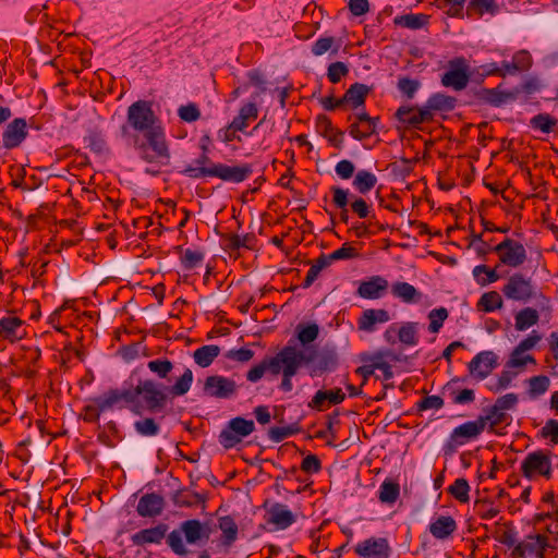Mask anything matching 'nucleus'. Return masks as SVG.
<instances>
[{
	"instance_id": "obj_1",
	"label": "nucleus",
	"mask_w": 558,
	"mask_h": 558,
	"mask_svg": "<svg viewBox=\"0 0 558 558\" xmlns=\"http://www.w3.org/2000/svg\"><path fill=\"white\" fill-rule=\"evenodd\" d=\"M193 383V373L186 368L172 386H167L153 378L141 376L140 368L131 372L121 388L109 389L95 400L98 409L95 415L100 412L117 409H128L137 416L144 414H157L162 412L169 397H181L189 392Z\"/></svg>"
},
{
	"instance_id": "obj_2",
	"label": "nucleus",
	"mask_w": 558,
	"mask_h": 558,
	"mask_svg": "<svg viewBox=\"0 0 558 558\" xmlns=\"http://www.w3.org/2000/svg\"><path fill=\"white\" fill-rule=\"evenodd\" d=\"M120 136L145 162L169 163L171 154L166 132L150 101L137 100L129 106Z\"/></svg>"
},
{
	"instance_id": "obj_3",
	"label": "nucleus",
	"mask_w": 558,
	"mask_h": 558,
	"mask_svg": "<svg viewBox=\"0 0 558 558\" xmlns=\"http://www.w3.org/2000/svg\"><path fill=\"white\" fill-rule=\"evenodd\" d=\"M311 361L310 352L307 350H299L298 345L290 339L274 356L264 359L259 364L254 365L247 372L246 379L251 383H257L263 378L266 371H269L272 375L281 374L279 389L288 393L293 390L292 378L298 375L302 364Z\"/></svg>"
},
{
	"instance_id": "obj_4",
	"label": "nucleus",
	"mask_w": 558,
	"mask_h": 558,
	"mask_svg": "<svg viewBox=\"0 0 558 558\" xmlns=\"http://www.w3.org/2000/svg\"><path fill=\"white\" fill-rule=\"evenodd\" d=\"M501 292L509 301L525 304L532 300H539L542 308H549V299L537 290L531 277L522 272H514L509 276L501 288Z\"/></svg>"
},
{
	"instance_id": "obj_5",
	"label": "nucleus",
	"mask_w": 558,
	"mask_h": 558,
	"mask_svg": "<svg viewBox=\"0 0 558 558\" xmlns=\"http://www.w3.org/2000/svg\"><path fill=\"white\" fill-rule=\"evenodd\" d=\"M520 469L522 475L530 481L538 476L549 478L553 472L550 453L543 450L529 452L521 462Z\"/></svg>"
},
{
	"instance_id": "obj_6",
	"label": "nucleus",
	"mask_w": 558,
	"mask_h": 558,
	"mask_svg": "<svg viewBox=\"0 0 558 558\" xmlns=\"http://www.w3.org/2000/svg\"><path fill=\"white\" fill-rule=\"evenodd\" d=\"M254 429L255 424L252 420L236 416L230 420L228 425L220 432L219 442L226 449L233 448L240 444L243 438L251 435Z\"/></svg>"
},
{
	"instance_id": "obj_7",
	"label": "nucleus",
	"mask_w": 558,
	"mask_h": 558,
	"mask_svg": "<svg viewBox=\"0 0 558 558\" xmlns=\"http://www.w3.org/2000/svg\"><path fill=\"white\" fill-rule=\"evenodd\" d=\"M493 251L498 255L500 264L511 268L521 267L527 259L524 245L510 238H506L496 246H493Z\"/></svg>"
},
{
	"instance_id": "obj_8",
	"label": "nucleus",
	"mask_w": 558,
	"mask_h": 558,
	"mask_svg": "<svg viewBox=\"0 0 558 558\" xmlns=\"http://www.w3.org/2000/svg\"><path fill=\"white\" fill-rule=\"evenodd\" d=\"M470 81V66L465 58L457 57L448 62V70L441 76V84L454 90L464 89Z\"/></svg>"
},
{
	"instance_id": "obj_9",
	"label": "nucleus",
	"mask_w": 558,
	"mask_h": 558,
	"mask_svg": "<svg viewBox=\"0 0 558 558\" xmlns=\"http://www.w3.org/2000/svg\"><path fill=\"white\" fill-rule=\"evenodd\" d=\"M299 350H307L311 354L312 361L308 363L304 362L302 367H308L312 377L319 376L325 372L335 371L338 365V355L335 350L318 352L316 347L299 348Z\"/></svg>"
},
{
	"instance_id": "obj_10",
	"label": "nucleus",
	"mask_w": 558,
	"mask_h": 558,
	"mask_svg": "<svg viewBox=\"0 0 558 558\" xmlns=\"http://www.w3.org/2000/svg\"><path fill=\"white\" fill-rule=\"evenodd\" d=\"M549 546L548 538L544 534H530L519 542L511 551L512 558L535 557L544 558L545 550Z\"/></svg>"
},
{
	"instance_id": "obj_11",
	"label": "nucleus",
	"mask_w": 558,
	"mask_h": 558,
	"mask_svg": "<svg viewBox=\"0 0 558 558\" xmlns=\"http://www.w3.org/2000/svg\"><path fill=\"white\" fill-rule=\"evenodd\" d=\"M238 386L231 378L211 375L205 379L203 391L206 396L218 399H229L236 393Z\"/></svg>"
},
{
	"instance_id": "obj_12",
	"label": "nucleus",
	"mask_w": 558,
	"mask_h": 558,
	"mask_svg": "<svg viewBox=\"0 0 558 558\" xmlns=\"http://www.w3.org/2000/svg\"><path fill=\"white\" fill-rule=\"evenodd\" d=\"M484 430L483 420L465 422L451 432L447 447L454 450L458 446L464 445L466 441L478 437Z\"/></svg>"
},
{
	"instance_id": "obj_13",
	"label": "nucleus",
	"mask_w": 558,
	"mask_h": 558,
	"mask_svg": "<svg viewBox=\"0 0 558 558\" xmlns=\"http://www.w3.org/2000/svg\"><path fill=\"white\" fill-rule=\"evenodd\" d=\"M253 173V168L248 163L239 166H228L226 163H213V178H218L226 182L241 183L248 179Z\"/></svg>"
},
{
	"instance_id": "obj_14",
	"label": "nucleus",
	"mask_w": 558,
	"mask_h": 558,
	"mask_svg": "<svg viewBox=\"0 0 558 558\" xmlns=\"http://www.w3.org/2000/svg\"><path fill=\"white\" fill-rule=\"evenodd\" d=\"M498 366V356L493 351L477 353L469 363V372L475 378L485 379Z\"/></svg>"
},
{
	"instance_id": "obj_15",
	"label": "nucleus",
	"mask_w": 558,
	"mask_h": 558,
	"mask_svg": "<svg viewBox=\"0 0 558 558\" xmlns=\"http://www.w3.org/2000/svg\"><path fill=\"white\" fill-rule=\"evenodd\" d=\"M389 282L381 276H372L359 282L356 295L365 300L381 299L388 291Z\"/></svg>"
},
{
	"instance_id": "obj_16",
	"label": "nucleus",
	"mask_w": 558,
	"mask_h": 558,
	"mask_svg": "<svg viewBox=\"0 0 558 558\" xmlns=\"http://www.w3.org/2000/svg\"><path fill=\"white\" fill-rule=\"evenodd\" d=\"M354 551L364 558H388L390 547L388 541L384 537H369L357 543Z\"/></svg>"
},
{
	"instance_id": "obj_17",
	"label": "nucleus",
	"mask_w": 558,
	"mask_h": 558,
	"mask_svg": "<svg viewBox=\"0 0 558 558\" xmlns=\"http://www.w3.org/2000/svg\"><path fill=\"white\" fill-rule=\"evenodd\" d=\"M27 122L24 118L12 120L2 133V146L5 149L19 147L27 137Z\"/></svg>"
},
{
	"instance_id": "obj_18",
	"label": "nucleus",
	"mask_w": 558,
	"mask_h": 558,
	"mask_svg": "<svg viewBox=\"0 0 558 558\" xmlns=\"http://www.w3.org/2000/svg\"><path fill=\"white\" fill-rule=\"evenodd\" d=\"M266 522L275 526L276 530H286L296 521V515L287 505L275 502L266 510Z\"/></svg>"
},
{
	"instance_id": "obj_19",
	"label": "nucleus",
	"mask_w": 558,
	"mask_h": 558,
	"mask_svg": "<svg viewBox=\"0 0 558 558\" xmlns=\"http://www.w3.org/2000/svg\"><path fill=\"white\" fill-rule=\"evenodd\" d=\"M396 117L402 123L416 126L421 123L432 121L434 114L429 111V109H427V105L425 104V106L422 108L402 106L397 110Z\"/></svg>"
},
{
	"instance_id": "obj_20",
	"label": "nucleus",
	"mask_w": 558,
	"mask_h": 558,
	"mask_svg": "<svg viewBox=\"0 0 558 558\" xmlns=\"http://www.w3.org/2000/svg\"><path fill=\"white\" fill-rule=\"evenodd\" d=\"M165 499L156 493L143 495L136 506V512L143 518H155L161 514Z\"/></svg>"
},
{
	"instance_id": "obj_21",
	"label": "nucleus",
	"mask_w": 558,
	"mask_h": 558,
	"mask_svg": "<svg viewBox=\"0 0 558 558\" xmlns=\"http://www.w3.org/2000/svg\"><path fill=\"white\" fill-rule=\"evenodd\" d=\"M390 320V315L385 308H368L365 310L357 319L359 330L365 332H373L376 330L377 325L385 324Z\"/></svg>"
},
{
	"instance_id": "obj_22",
	"label": "nucleus",
	"mask_w": 558,
	"mask_h": 558,
	"mask_svg": "<svg viewBox=\"0 0 558 558\" xmlns=\"http://www.w3.org/2000/svg\"><path fill=\"white\" fill-rule=\"evenodd\" d=\"M168 525L159 523L149 529H143L131 536V542L135 546H145L148 544H160L166 537Z\"/></svg>"
},
{
	"instance_id": "obj_23",
	"label": "nucleus",
	"mask_w": 558,
	"mask_h": 558,
	"mask_svg": "<svg viewBox=\"0 0 558 558\" xmlns=\"http://www.w3.org/2000/svg\"><path fill=\"white\" fill-rule=\"evenodd\" d=\"M345 399L344 392L337 388L335 390H318L308 402V408L316 411H325L331 404H340Z\"/></svg>"
},
{
	"instance_id": "obj_24",
	"label": "nucleus",
	"mask_w": 558,
	"mask_h": 558,
	"mask_svg": "<svg viewBox=\"0 0 558 558\" xmlns=\"http://www.w3.org/2000/svg\"><path fill=\"white\" fill-rule=\"evenodd\" d=\"M23 320L14 315H5L0 318V337L14 342L23 338Z\"/></svg>"
},
{
	"instance_id": "obj_25",
	"label": "nucleus",
	"mask_w": 558,
	"mask_h": 558,
	"mask_svg": "<svg viewBox=\"0 0 558 558\" xmlns=\"http://www.w3.org/2000/svg\"><path fill=\"white\" fill-rule=\"evenodd\" d=\"M316 130L323 135L328 142L337 148H342L344 133L333 126L331 120L324 114H320L316 119Z\"/></svg>"
},
{
	"instance_id": "obj_26",
	"label": "nucleus",
	"mask_w": 558,
	"mask_h": 558,
	"mask_svg": "<svg viewBox=\"0 0 558 558\" xmlns=\"http://www.w3.org/2000/svg\"><path fill=\"white\" fill-rule=\"evenodd\" d=\"M457 527V522L451 515H439L428 525L429 533L439 541L451 537Z\"/></svg>"
},
{
	"instance_id": "obj_27",
	"label": "nucleus",
	"mask_w": 558,
	"mask_h": 558,
	"mask_svg": "<svg viewBox=\"0 0 558 558\" xmlns=\"http://www.w3.org/2000/svg\"><path fill=\"white\" fill-rule=\"evenodd\" d=\"M371 92V88L362 83L352 84L344 95L341 97L343 106L348 105L353 109H356L364 105L366 96Z\"/></svg>"
},
{
	"instance_id": "obj_28",
	"label": "nucleus",
	"mask_w": 558,
	"mask_h": 558,
	"mask_svg": "<svg viewBox=\"0 0 558 558\" xmlns=\"http://www.w3.org/2000/svg\"><path fill=\"white\" fill-rule=\"evenodd\" d=\"M460 379L454 378L450 380L446 387L445 391L448 393V397L454 404H469L474 402L475 400V392L473 389H460L458 387Z\"/></svg>"
},
{
	"instance_id": "obj_29",
	"label": "nucleus",
	"mask_w": 558,
	"mask_h": 558,
	"mask_svg": "<svg viewBox=\"0 0 558 558\" xmlns=\"http://www.w3.org/2000/svg\"><path fill=\"white\" fill-rule=\"evenodd\" d=\"M391 294L408 304L418 303L422 300V293L414 286L403 281L392 283Z\"/></svg>"
},
{
	"instance_id": "obj_30",
	"label": "nucleus",
	"mask_w": 558,
	"mask_h": 558,
	"mask_svg": "<svg viewBox=\"0 0 558 558\" xmlns=\"http://www.w3.org/2000/svg\"><path fill=\"white\" fill-rule=\"evenodd\" d=\"M180 531L189 544H196L203 538H208V533H206L204 525L196 519L182 522Z\"/></svg>"
},
{
	"instance_id": "obj_31",
	"label": "nucleus",
	"mask_w": 558,
	"mask_h": 558,
	"mask_svg": "<svg viewBox=\"0 0 558 558\" xmlns=\"http://www.w3.org/2000/svg\"><path fill=\"white\" fill-rule=\"evenodd\" d=\"M494 537L496 541L501 543L502 545L514 548V546L519 543L518 539V532L515 527L512 525V523H495V532Z\"/></svg>"
},
{
	"instance_id": "obj_32",
	"label": "nucleus",
	"mask_w": 558,
	"mask_h": 558,
	"mask_svg": "<svg viewBox=\"0 0 558 558\" xmlns=\"http://www.w3.org/2000/svg\"><path fill=\"white\" fill-rule=\"evenodd\" d=\"M218 527L221 531V544L230 547L238 538V524L230 515L218 519Z\"/></svg>"
},
{
	"instance_id": "obj_33",
	"label": "nucleus",
	"mask_w": 558,
	"mask_h": 558,
	"mask_svg": "<svg viewBox=\"0 0 558 558\" xmlns=\"http://www.w3.org/2000/svg\"><path fill=\"white\" fill-rule=\"evenodd\" d=\"M427 109L434 114L435 111H451L457 105L456 97L444 93L433 94L426 101Z\"/></svg>"
},
{
	"instance_id": "obj_34",
	"label": "nucleus",
	"mask_w": 558,
	"mask_h": 558,
	"mask_svg": "<svg viewBox=\"0 0 558 558\" xmlns=\"http://www.w3.org/2000/svg\"><path fill=\"white\" fill-rule=\"evenodd\" d=\"M258 116V108L254 102L243 105L236 117L233 118V128H238L241 132L244 131L251 121L255 120Z\"/></svg>"
},
{
	"instance_id": "obj_35",
	"label": "nucleus",
	"mask_w": 558,
	"mask_h": 558,
	"mask_svg": "<svg viewBox=\"0 0 558 558\" xmlns=\"http://www.w3.org/2000/svg\"><path fill=\"white\" fill-rule=\"evenodd\" d=\"M539 320L538 312L533 307H524L514 316V327L519 331L527 330L536 325Z\"/></svg>"
},
{
	"instance_id": "obj_36",
	"label": "nucleus",
	"mask_w": 558,
	"mask_h": 558,
	"mask_svg": "<svg viewBox=\"0 0 558 558\" xmlns=\"http://www.w3.org/2000/svg\"><path fill=\"white\" fill-rule=\"evenodd\" d=\"M420 324L416 322L403 323L397 330L399 341L408 347H415L418 343Z\"/></svg>"
},
{
	"instance_id": "obj_37",
	"label": "nucleus",
	"mask_w": 558,
	"mask_h": 558,
	"mask_svg": "<svg viewBox=\"0 0 558 558\" xmlns=\"http://www.w3.org/2000/svg\"><path fill=\"white\" fill-rule=\"evenodd\" d=\"M499 11L496 0H470L466 7V15L483 16L484 14L495 15Z\"/></svg>"
},
{
	"instance_id": "obj_38",
	"label": "nucleus",
	"mask_w": 558,
	"mask_h": 558,
	"mask_svg": "<svg viewBox=\"0 0 558 558\" xmlns=\"http://www.w3.org/2000/svg\"><path fill=\"white\" fill-rule=\"evenodd\" d=\"M296 339L300 342V348H311L319 336V327L317 324H299L295 328Z\"/></svg>"
},
{
	"instance_id": "obj_39",
	"label": "nucleus",
	"mask_w": 558,
	"mask_h": 558,
	"mask_svg": "<svg viewBox=\"0 0 558 558\" xmlns=\"http://www.w3.org/2000/svg\"><path fill=\"white\" fill-rule=\"evenodd\" d=\"M400 496V485L392 480H385L378 490V499L381 504L393 505Z\"/></svg>"
},
{
	"instance_id": "obj_40",
	"label": "nucleus",
	"mask_w": 558,
	"mask_h": 558,
	"mask_svg": "<svg viewBox=\"0 0 558 558\" xmlns=\"http://www.w3.org/2000/svg\"><path fill=\"white\" fill-rule=\"evenodd\" d=\"M220 354V348L216 344H207L196 349L193 353L195 363L201 367H208Z\"/></svg>"
},
{
	"instance_id": "obj_41",
	"label": "nucleus",
	"mask_w": 558,
	"mask_h": 558,
	"mask_svg": "<svg viewBox=\"0 0 558 558\" xmlns=\"http://www.w3.org/2000/svg\"><path fill=\"white\" fill-rule=\"evenodd\" d=\"M504 301L497 291H489L482 294L477 301L476 307L484 313H492L502 308Z\"/></svg>"
},
{
	"instance_id": "obj_42",
	"label": "nucleus",
	"mask_w": 558,
	"mask_h": 558,
	"mask_svg": "<svg viewBox=\"0 0 558 558\" xmlns=\"http://www.w3.org/2000/svg\"><path fill=\"white\" fill-rule=\"evenodd\" d=\"M527 395L531 399H536L545 395L550 387V379L546 375L532 376L526 380Z\"/></svg>"
},
{
	"instance_id": "obj_43",
	"label": "nucleus",
	"mask_w": 558,
	"mask_h": 558,
	"mask_svg": "<svg viewBox=\"0 0 558 558\" xmlns=\"http://www.w3.org/2000/svg\"><path fill=\"white\" fill-rule=\"evenodd\" d=\"M84 143L87 148L96 154H106L109 151L107 142L101 131L93 129L84 137Z\"/></svg>"
},
{
	"instance_id": "obj_44",
	"label": "nucleus",
	"mask_w": 558,
	"mask_h": 558,
	"mask_svg": "<svg viewBox=\"0 0 558 558\" xmlns=\"http://www.w3.org/2000/svg\"><path fill=\"white\" fill-rule=\"evenodd\" d=\"M377 183V177L367 170H360L356 172L352 185L361 194H366L372 191Z\"/></svg>"
},
{
	"instance_id": "obj_45",
	"label": "nucleus",
	"mask_w": 558,
	"mask_h": 558,
	"mask_svg": "<svg viewBox=\"0 0 558 558\" xmlns=\"http://www.w3.org/2000/svg\"><path fill=\"white\" fill-rule=\"evenodd\" d=\"M134 430L143 437H155L160 433L159 423L150 416L136 420L133 424Z\"/></svg>"
},
{
	"instance_id": "obj_46",
	"label": "nucleus",
	"mask_w": 558,
	"mask_h": 558,
	"mask_svg": "<svg viewBox=\"0 0 558 558\" xmlns=\"http://www.w3.org/2000/svg\"><path fill=\"white\" fill-rule=\"evenodd\" d=\"M558 125V120L548 113H538L530 120V126L533 130L541 131L544 134L554 132Z\"/></svg>"
},
{
	"instance_id": "obj_47",
	"label": "nucleus",
	"mask_w": 558,
	"mask_h": 558,
	"mask_svg": "<svg viewBox=\"0 0 558 558\" xmlns=\"http://www.w3.org/2000/svg\"><path fill=\"white\" fill-rule=\"evenodd\" d=\"M473 277L475 281L481 286L485 287L489 283H494L499 280L500 276L496 269H492L486 265H477L473 268Z\"/></svg>"
},
{
	"instance_id": "obj_48",
	"label": "nucleus",
	"mask_w": 558,
	"mask_h": 558,
	"mask_svg": "<svg viewBox=\"0 0 558 558\" xmlns=\"http://www.w3.org/2000/svg\"><path fill=\"white\" fill-rule=\"evenodd\" d=\"M147 368L155 374L159 379H168L170 373L173 371L174 365L168 359H156L148 361Z\"/></svg>"
},
{
	"instance_id": "obj_49",
	"label": "nucleus",
	"mask_w": 558,
	"mask_h": 558,
	"mask_svg": "<svg viewBox=\"0 0 558 558\" xmlns=\"http://www.w3.org/2000/svg\"><path fill=\"white\" fill-rule=\"evenodd\" d=\"M395 22L410 29H420L428 23V15L410 13L396 17Z\"/></svg>"
},
{
	"instance_id": "obj_50",
	"label": "nucleus",
	"mask_w": 558,
	"mask_h": 558,
	"mask_svg": "<svg viewBox=\"0 0 558 558\" xmlns=\"http://www.w3.org/2000/svg\"><path fill=\"white\" fill-rule=\"evenodd\" d=\"M448 493L460 502H468L470 499V485L465 478H457L448 487Z\"/></svg>"
},
{
	"instance_id": "obj_51",
	"label": "nucleus",
	"mask_w": 558,
	"mask_h": 558,
	"mask_svg": "<svg viewBox=\"0 0 558 558\" xmlns=\"http://www.w3.org/2000/svg\"><path fill=\"white\" fill-rule=\"evenodd\" d=\"M536 364L535 359L531 354H526L524 351H520L518 349H513L510 354L509 360L506 363L507 368H521L526 364Z\"/></svg>"
},
{
	"instance_id": "obj_52",
	"label": "nucleus",
	"mask_w": 558,
	"mask_h": 558,
	"mask_svg": "<svg viewBox=\"0 0 558 558\" xmlns=\"http://www.w3.org/2000/svg\"><path fill=\"white\" fill-rule=\"evenodd\" d=\"M448 311L445 307L434 308L428 313V330L433 333L439 332L444 326L445 320L448 318Z\"/></svg>"
},
{
	"instance_id": "obj_53",
	"label": "nucleus",
	"mask_w": 558,
	"mask_h": 558,
	"mask_svg": "<svg viewBox=\"0 0 558 558\" xmlns=\"http://www.w3.org/2000/svg\"><path fill=\"white\" fill-rule=\"evenodd\" d=\"M506 412L494 404L487 410L486 415L480 416L478 420H483L484 428L489 424V427L494 429L496 426L502 424L506 421Z\"/></svg>"
},
{
	"instance_id": "obj_54",
	"label": "nucleus",
	"mask_w": 558,
	"mask_h": 558,
	"mask_svg": "<svg viewBox=\"0 0 558 558\" xmlns=\"http://www.w3.org/2000/svg\"><path fill=\"white\" fill-rule=\"evenodd\" d=\"M182 532L180 530H173L167 535V545L178 556H186L189 554L187 548L183 543Z\"/></svg>"
},
{
	"instance_id": "obj_55",
	"label": "nucleus",
	"mask_w": 558,
	"mask_h": 558,
	"mask_svg": "<svg viewBox=\"0 0 558 558\" xmlns=\"http://www.w3.org/2000/svg\"><path fill=\"white\" fill-rule=\"evenodd\" d=\"M298 432L299 427L296 425L270 427L268 430V437L274 442H280L286 438L295 435Z\"/></svg>"
},
{
	"instance_id": "obj_56",
	"label": "nucleus",
	"mask_w": 558,
	"mask_h": 558,
	"mask_svg": "<svg viewBox=\"0 0 558 558\" xmlns=\"http://www.w3.org/2000/svg\"><path fill=\"white\" fill-rule=\"evenodd\" d=\"M178 116L182 121L192 123L201 118V111L196 104H187L178 109Z\"/></svg>"
},
{
	"instance_id": "obj_57",
	"label": "nucleus",
	"mask_w": 558,
	"mask_h": 558,
	"mask_svg": "<svg viewBox=\"0 0 558 558\" xmlns=\"http://www.w3.org/2000/svg\"><path fill=\"white\" fill-rule=\"evenodd\" d=\"M376 132L374 126L365 125L363 123H352L349 128V134L357 141L368 138Z\"/></svg>"
},
{
	"instance_id": "obj_58",
	"label": "nucleus",
	"mask_w": 558,
	"mask_h": 558,
	"mask_svg": "<svg viewBox=\"0 0 558 558\" xmlns=\"http://www.w3.org/2000/svg\"><path fill=\"white\" fill-rule=\"evenodd\" d=\"M204 259V254L199 251L185 250L181 256V263L185 269H193Z\"/></svg>"
},
{
	"instance_id": "obj_59",
	"label": "nucleus",
	"mask_w": 558,
	"mask_h": 558,
	"mask_svg": "<svg viewBox=\"0 0 558 558\" xmlns=\"http://www.w3.org/2000/svg\"><path fill=\"white\" fill-rule=\"evenodd\" d=\"M348 73V66L343 62L337 61L328 66L327 76L331 83L336 84Z\"/></svg>"
},
{
	"instance_id": "obj_60",
	"label": "nucleus",
	"mask_w": 558,
	"mask_h": 558,
	"mask_svg": "<svg viewBox=\"0 0 558 558\" xmlns=\"http://www.w3.org/2000/svg\"><path fill=\"white\" fill-rule=\"evenodd\" d=\"M420 86L421 84L418 81L409 77H401L398 81L399 90L409 99H412L414 97Z\"/></svg>"
},
{
	"instance_id": "obj_61",
	"label": "nucleus",
	"mask_w": 558,
	"mask_h": 558,
	"mask_svg": "<svg viewBox=\"0 0 558 558\" xmlns=\"http://www.w3.org/2000/svg\"><path fill=\"white\" fill-rule=\"evenodd\" d=\"M183 174L192 179H201L206 177L213 178V165L209 167L190 165L183 170Z\"/></svg>"
},
{
	"instance_id": "obj_62",
	"label": "nucleus",
	"mask_w": 558,
	"mask_h": 558,
	"mask_svg": "<svg viewBox=\"0 0 558 558\" xmlns=\"http://www.w3.org/2000/svg\"><path fill=\"white\" fill-rule=\"evenodd\" d=\"M335 171L340 179L348 180L353 177L355 166L351 160L342 159L339 162H337Z\"/></svg>"
},
{
	"instance_id": "obj_63",
	"label": "nucleus",
	"mask_w": 558,
	"mask_h": 558,
	"mask_svg": "<svg viewBox=\"0 0 558 558\" xmlns=\"http://www.w3.org/2000/svg\"><path fill=\"white\" fill-rule=\"evenodd\" d=\"M512 62L517 72L526 71L532 64V58L529 51L520 50L513 54Z\"/></svg>"
},
{
	"instance_id": "obj_64",
	"label": "nucleus",
	"mask_w": 558,
	"mask_h": 558,
	"mask_svg": "<svg viewBox=\"0 0 558 558\" xmlns=\"http://www.w3.org/2000/svg\"><path fill=\"white\" fill-rule=\"evenodd\" d=\"M301 470L307 474H316L322 470V462L316 454H307L301 463Z\"/></svg>"
}]
</instances>
